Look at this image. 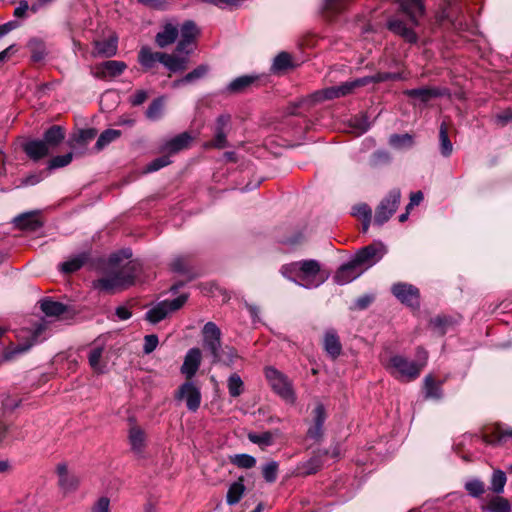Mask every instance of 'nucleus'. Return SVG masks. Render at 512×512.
Listing matches in <instances>:
<instances>
[{
	"instance_id": "nucleus-1",
	"label": "nucleus",
	"mask_w": 512,
	"mask_h": 512,
	"mask_svg": "<svg viewBox=\"0 0 512 512\" xmlns=\"http://www.w3.org/2000/svg\"><path fill=\"white\" fill-rule=\"evenodd\" d=\"M401 13L387 21V28L395 35L400 36L409 44L418 41L414 28L419 24V18L424 14V5L421 0H398Z\"/></svg>"
},
{
	"instance_id": "nucleus-2",
	"label": "nucleus",
	"mask_w": 512,
	"mask_h": 512,
	"mask_svg": "<svg viewBox=\"0 0 512 512\" xmlns=\"http://www.w3.org/2000/svg\"><path fill=\"white\" fill-rule=\"evenodd\" d=\"M280 273L286 279L306 289L319 287L327 278L322 272L320 262L315 259L284 264L280 268Z\"/></svg>"
},
{
	"instance_id": "nucleus-3",
	"label": "nucleus",
	"mask_w": 512,
	"mask_h": 512,
	"mask_svg": "<svg viewBox=\"0 0 512 512\" xmlns=\"http://www.w3.org/2000/svg\"><path fill=\"white\" fill-rule=\"evenodd\" d=\"M139 271V264L128 261L125 265L107 272L93 282V287L101 292L114 293L123 290L134 283Z\"/></svg>"
},
{
	"instance_id": "nucleus-4",
	"label": "nucleus",
	"mask_w": 512,
	"mask_h": 512,
	"mask_svg": "<svg viewBox=\"0 0 512 512\" xmlns=\"http://www.w3.org/2000/svg\"><path fill=\"white\" fill-rule=\"evenodd\" d=\"M383 366L392 377L400 382L414 381L421 374V365L401 354L391 355L387 361L383 362Z\"/></svg>"
},
{
	"instance_id": "nucleus-5",
	"label": "nucleus",
	"mask_w": 512,
	"mask_h": 512,
	"mask_svg": "<svg viewBox=\"0 0 512 512\" xmlns=\"http://www.w3.org/2000/svg\"><path fill=\"white\" fill-rule=\"evenodd\" d=\"M367 85V80L364 77L344 82L338 86L328 87L318 90L311 94L310 99L313 103H319L325 100H332L336 98L345 97L354 92L356 88Z\"/></svg>"
},
{
	"instance_id": "nucleus-6",
	"label": "nucleus",
	"mask_w": 512,
	"mask_h": 512,
	"mask_svg": "<svg viewBox=\"0 0 512 512\" xmlns=\"http://www.w3.org/2000/svg\"><path fill=\"white\" fill-rule=\"evenodd\" d=\"M401 200V191L399 188L391 189L388 194L380 201L376 207L374 215V224L382 226L396 212Z\"/></svg>"
},
{
	"instance_id": "nucleus-7",
	"label": "nucleus",
	"mask_w": 512,
	"mask_h": 512,
	"mask_svg": "<svg viewBox=\"0 0 512 512\" xmlns=\"http://www.w3.org/2000/svg\"><path fill=\"white\" fill-rule=\"evenodd\" d=\"M231 129V116L230 114L224 113L219 115L212 127L213 138L212 140L204 144L206 149H224L229 146L227 136Z\"/></svg>"
},
{
	"instance_id": "nucleus-8",
	"label": "nucleus",
	"mask_w": 512,
	"mask_h": 512,
	"mask_svg": "<svg viewBox=\"0 0 512 512\" xmlns=\"http://www.w3.org/2000/svg\"><path fill=\"white\" fill-rule=\"evenodd\" d=\"M188 295L182 294L173 300H164L157 303L146 312V320L156 324L167 317L169 313L179 310L187 301Z\"/></svg>"
},
{
	"instance_id": "nucleus-9",
	"label": "nucleus",
	"mask_w": 512,
	"mask_h": 512,
	"mask_svg": "<svg viewBox=\"0 0 512 512\" xmlns=\"http://www.w3.org/2000/svg\"><path fill=\"white\" fill-rule=\"evenodd\" d=\"M265 377L272 390L286 400L294 398L291 382L282 372L274 367L265 368Z\"/></svg>"
},
{
	"instance_id": "nucleus-10",
	"label": "nucleus",
	"mask_w": 512,
	"mask_h": 512,
	"mask_svg": "<svg viewBox=\"0 0 512 512\" xmlns=\"http://www.w3.org/2000/svg\"><path fill=\"white\" fill-rule=\"evenodd\" d=\"M174 398L178 401H184L189 411L196 412L201 405L202 395L196 383L187 380L175 391Z\"/></svg>"
},
{
	"instance_id": "nucleus-11",
	"label": "nucleus",
	"mask_w": 512,
	"mask_h": 512,
	"mask_svg": "<svg viewBox=\"0 0 512 512\" xmlns=\"http://www.w3.org/2000/svg\"><path fill=\"white\" fill-rule=\"evenodd\" d=\"M392 294L404 305L418 309L420 306V291L409 283L398 282L391 287Z\"/></svg>"
},
{
	"instance_id": "nucleus-12",
	"label": "nucleus",
	"mask_w": 512,
	"mask_h": 512,
	"mask_svg": "<svg viewBox=\"0 0 512 512\" xmlns=\"http://www.w3.org/2000/svg\"><path fill=\"white\" fill-rule=\"evenodd\" d=\"M56 474L58 477V487L64 496L76 492L80 486V478L77 474L68 469L65 462H61L56 466Z\"/></svg>"
},
{
	"instance_id": "nucleus-13",
	"label": "nucleus",
	"mask_w": 512,
	"mask_h": 512,
	"mask_svg": "<svg viewBox=\"0 0 512 512\" xmlns=\"http://www.w3.org/2000/svg\"><path fill=\"white\" fill-rule=\"evenodd\" d=\"M165 54V52L153 51L150 46L144 45L138 51L137 61L144 73H155L159 63L164 65Z\"/></svg>"
},
{
	"instance_id": "nucleus-14",
	"label": "nucleus",
	"mask_w": 512,
	"mask_h": 512,
	"mask_svg": "<svg viewBox=\"0 0 512 512\" xmlns=\"http://www.w3.org/2000/svg\"><path fill=\"white\" fill-rule=\"evenodd\" d=\"M202 335L203 349L213 359L221 350V330L214 322H207L202 329Z\"/></svg>"
},
{
	"instance_id": "nucleus-15",
	"label": "nucleus",
	"mask_w": 512,
	"mask_h": 512,
	"mask_svg": "<svg viewBox=\"0 0 512 512\" xmlns=\"http://www.w3.org/2000/svg\"><path fill=\"white\" fill-rule=\"evenodd\" d=\"M179 33L181 38L177 43L176 52L189 55L193 51V44L198 34L196 24L191 20L185 21Z\"/></svg>"
},
{
	"instance_id": "nucleus-16",
	"label": "nucleus",
	"mask_w": 512,
	"mask_h": 512,
	"mask_svg": "<svg viewBox=\"0 0 512 512\" xmlns=\"http://www.w3.org/2000/svg\"><path fill=\"white\" fill-rule=\"evenodd\" d=\"M405 96L411 99L419 100L421 103H428L430 100L438 97L449 96V90L442 87H421L407 89L403 92Z\"/></svg>"
},
{
	"instance_id": "nucleus-17",
	"label": "nucleus",
	"mask_w": 512,
	"mask_h": 512,
	"mask_svg": "<svg viewBox=\"0 0 512 512\" xmlns=\"http://www.w3.org/2000/svg\"><path fill=\"white\" fill-rule=\"evenodd\" d=\"M364 270L365 268H362L353 258L338 268L334 275V281L339 285H345L358 278Z\"/></svg>"
},
{
	"instance_id": "nucleus-18",
	"label": "nucleus",
	"mask_w": 512,
	"mask_h": 512,
	"mask_svg": "<svg viewBox=\"0 0 512 512\" xmlns=\"http://www.w3.org/2000/svg\"><path fill=\"white\" fill-rule=\"evenodd\" d=\"M509 439H512V428L500 424L488 428L482 436L483 442L488 445H503Z\"/></svg>"
},
{
	"instance_id": "nucleus-19",
	"label": "nucleus",
	"mask_w": 512,
	"mask_h": 512,
	"mask_svg": "<svg viewBox=\"0 0 512 512\" xmlns=\"http://www.w3.org/2000/svg\"><path fill=\"white\" fill-rule=\"evenodd\" d=\"M383 254V247L372 244L360 249L354 259L362 268H368L377 263Z\"/></svg>"
},
{
	"instance_id": "nucleus-20",
	"label": "nucleus",
	"mask_w": 512,
	"mask_h": 512,
	"mask_svg": "<svg viewBox=\"0 0 512 512\" xmlns=\"http://www.w3.org/2000/svg\"><path fill=\"white\" fill-rule=\"evenodd\" d=\"M15 226L23 231L35 232L43 227V220L38 211H31L16 216L13 220Z\"/></svg>"
},
{
	"instance_id": "nucleus-21",
	"label": "nucleus",
	"mask_w": 512,
	"mask_h": 512,
	"mask_svg": "<svg viewBox=\"0 0 512 512\" xmlns=\"http://www.w3.org/2000/svg\"><path fill=\"white\" fill-rule=\"evenodd\" d=\"M201 359L202 354L199 348L194 347L188 350L180 369L187 380H191L195 376L200 367Z\"/></svg>"
},
{
	"instance_id": "nucleus-22",
	"label": "nucleus",
	"mask_w": 512,
	"mask_h": 512,
	"mask_svg": "<svg viewBox=\"0 0 512 512\" xmlns=\"http://www.w3.org/2000/svg\"><path fill=\"white\" fill-rule=\"evenodd\" d=\"M179 35L178 24L174 21H167L163 24L162 30L155 36V43L159 48H165L173 44Z\"/></svg>"
},
{
	"instance_id": "nucleus-23",
	"label": "nucleus",
	"mask_w": 512,
	"mask_h": 512,
	"mask_svg": "<svg viewBox=\"0 0 512 512\" xmlns=\"http://www.w3.org/2000/svg\"><path fill=\"white\" fill-rule=\"evenodd\" d=\"M23 151L33 161H39L50 155L51 149L43 139H32L23 145Z\"/></svg>"
},
{
	"instance_id": "nucleus-24",
	"label": "nucleus",
	"mask_w": 512,
	"mask_h": 512,
	"mask_svg": "<svg viewBox=\"0 0 512 512\" xmlns=\"http://www.w3.org/2000/svg\"><path fill=\"white\" fill-rule=\"evenodd\" d=\"M128 441L131 447V451L137 457H143L146 447L145 431L138 425L131 426L128 432Z\"/></svg>"
},
{
	"instance_id": "nucleus-25",
	"label": "nucleus",
	"mask_w": 512,
	"mask_h": 512,
	"mask_svg": "<svg viewBox=\"0 0 512 512\" xmlns=\"http://www.w3.org/2000/svg\"><path fill=\"white\" fill-rule=\"evenodd\" d=\"M323 348L327 355L335 360L342 353V344L337 332L334 329H328L323 338Z\"/></svg>"
},
{
	"instance_id": "nucleus-26",
	"label": "nucleus",
	"mask_w": 512,
	"mask_h": 512,
	"mask_svg": "<svg viewBox=\"0 0 512 512\" xmlns=\"http://www.w3.org/2000/svg\"><path fill=\"white\" fill-rule=\"evenodd\" d=\"M126 68L127 65L123 61L108 60L97 66L96 76L99 78L116 77L121 75Z\"/></svg>"
},
{
	"instance_id": "nucleus-27",
	"label": "nucleus",
	"mask_w": 512,
	"mask_h": 512,
	"mask_svg": "<svg viewBox=\"0 0 512 512\" xmlns=\"http://www.w3.org/2000/svg\"><path fill=\"white\" fill-rule=\"evenodd\" d=\"M326 420V411L323 404L319 403L314 409V424L307 431V436L319 440L323 435V425Z\"/></svg>"
},
{
	"instance_id": "nucleus-28",
	"label": "nucleus",
	"mask_w": 512,
	"mask_h": 512,
	"mask_svg": "<svg viewBox=\"0 0 512 512\" xmlns=\"http://www.w3.org/2000/svg\"><path fill=\"white\" fill-rule=\"evenodd\" d=\"M66 130L63 126L52 125L43 133V140L51 151L55 150L65 139Z\"/></svg>"
},
{
	"instance_id": "nucleus-29",
	"label": "nucleus",
	"mask_w": 512,
	"mask_h": 512,
	"mask_svg": "<svg viewBox=\"0 0 512 512\" xmlns=\"http://www.w3.org/2000/svg\"><path fill=\"white\" fill-rule=\"evenodd\" d=\"M192 141V136L188 132H183L172 139L165 142L162 150L169 154H176L189 147Z\"/></svg>"
},
{
	"instance_id": "nucleus-30",
	"label": "nucleus",
	"mask_w": 512,
	"mask_h": 512,
	"mask_svg": "<svg viewBox=\"0 0 512 512\" xmlns=\"http://www.w3.org/2000/svg\"><path fill=\"white\" fill-rule=\"evenodd\" d=\"M188 55L180 54L175 51L174 54H165L164 66L171 73L183 72L188 68Z\"/></svg>"
},
{
	"instance_id": "nucleus-31",
	"label": "nucleus",
	"mask_w": 512,
	"mask_h": 512,
	"mask_svg": "<svg viewBox=\"0 0 512 512\" xmlns=\"http://www.w3.org/2000/svg\"><path fill=\"white\" fill-rule=\"evenodd\" d=\"M93 55L110 58L117 54L118 46L116 38L98 40L94 42Z\"/></svg>"
},
{
	"instance_id": "nucleus-32",
	"label": "nucleus",
	"mask_w": 512,
	"mask_h": 512,
	"mask_svg": "<svg viewBox=\"0 0 512 512\" xmlns=\"http://www.w3.org/2000/svg\"><path fill=\"white\" fill-rule=\"evenodd\" d=\"M209 66L207 64H201L187 73L184 77L177 79L172 82V88H179L186 84L195 83L198 80L204 78L209 72Z\"/></svg>"
},
{
	"instance_id": "nucleus-33",
	"label": "nucleus",
	"mask_w": 512,
	"mask_h": 512,
	"mask_svg": "<svg viewBox=\"0 0 512 512\" xmlns=\"http://www.w3.org/2000/svg\"><path fill=\"white\" fill-rule=\"evenodd\" d=\"M483 512H512L510 501L500 495L492 496L485 504L481 505Z\"/></svg>"
},
{
	"instance_id": "nucleus-34",
	"label": "nucleus",
	"mask_w": 512,
	"mask_h": 512,
	"mask_svg": "<svg viewBox=\"0 0 512 512\" xmlns=\"http://www.w3.org/2000/svg\"><path fill=\"white\" fill-rule=\"evenodd\" d=\"M241 359L237 350L234 347L226 346L223 350L213 358V364H222L226 367L232 368L237 360Z\"/></svg>"
},
{
	"instance_id": "nucleus-35",
	"label": "nucleus",
	"mask_w": 512,
	"mask_h": 512,
	"mask_svg": "<svg viewBox=\"0 0 512 512\" xmlns=\"http://www.w3.org/2000/svg\"><path fill=\"white\" fill-rule=\"evenodd\" d=\"M259 77L256 75H243L235 78L227 86V91L230 93H241L246 91L249 87L258 81Z\"/></svg>"
},
{
	"instance_id": "nucleus-36",
	"label": "nucleus",
	"mask_w": 512,
	"mask_h": 512,
	"mask_svg": "<svg viewBox=\"0 0 512 512\" xmlns=\"http://www.w3.org/2000/svg\"><path fill=\"white\" fill-rule=\"evenodd\" d=\"M89 253L88 252H82L67 261H64L60 264V270L65 274H70L73 272L78 271L80 268L84 266V264L87 263L89 260Z\"/></svg>"
},
{
	"instance_id": "nucleus-37",
	"label": "nucleus",
	"mask_w": 512,
	"mask_h": 512,
	"mask_svg": "<svg viewBox=\"0 0 512 512\" xmlns=\"http://www.w3.org/2000/svg\"><path fill=\"white\" fill-rule=\"evenodd\" d=\"M40 308L48 317H58L67 311V307L64 304L50 299L41 300Z\"/></svg>"
},
{
	"instance_id": "nucleus-38",
	"label": "nucleus",
	"mask_w": 512,
	"mask_h": 512,
	"mask_svg": "<svg viewBox=\"0 0 512 512\" xmlns=\"http://www.w3.org/2000/svg\"><path fill=\"white\" fill-rule=\"evenodd\" d=\"M352 215L362 220V231L366 233L372 220V210L366 203L353 207Z\"/></svg>"
},
{
	"instance_id": "nucleus-39",
	"label": "nucleus",
	"mask_w": 512,
	"mask_h": 512,
	"mask_svg": "<svg viewBox=\"0 0 512 512\" xmlns=\"http://www.w3.org/2000/svg\"><path fill=\"white\" fill-rule=\"evenodd\" d=\"M507 482V476L501 469H494L490 478L489 489L495 494L500 495L504 492V487Z\"/></svg>"
},
{
	"instance_id": "nucleus-40",
	"label": "nucleus",
	"mask_w": 512,
	"mask_h": 512,
	"mask_svg": "<svg viewBox=\"0 0 512 512\" xmlns=\"http://www.w3.org/2000/svg\"><path fill=\"white\" fill-rule=\"evenodd\" d=\"M245 491V486L243 484V477H240L237 481L233 482L227 492L226 501L229 505L237 504Z\"/></svg>"
},
{
	"instance_id": "nucleus-41",
	"label": "nucleus",
	"mask_w": 512,
	"mask_h": 512,
	"mask_svg": "<svg viewBox=\"0 0 512 512\" xmlns=\"http://www.w3.org/2000/svg\"><path fill=\"white\" fill-rule=\"evenodd\" d=\"M27 46L33 62H40L46 57V46L42 40L33 38L28 42Z\"/></svg>"
},
{
	"instance_id": "nucleus-42",
	"label": "nucleus",
	"mask_w": 512,
	"mask_h": 512,
	"mask_svg": "<svg viewBox=\"0 0 512 512\" xmlns=\"http://www.w3.org/2000/svg\"><path fill=\"white\" fill-rule=\"evenodd\" d=\"M424 391L426 398L440 399L442 397L441 382H436L431 375L424 378Z\"/></svg>"
},
{
	"instance_id": "nucleus-43",
	"label": "nucleus",
	"mask_w": 512,
	"mask_h": 512,
	"mask_svg": "<svg viewBox=\"0 0 512 512\" xmlns=\"http://www.w3.org/2000/svg\"><path fill=\"white\" fill-rule=\"evenodd\" d=\"M103 351L104 348L102 346H94L88 355L89 365L96 373L104 372L105 364L101 363Z\"/></svg>"
},
{
	"instance_id": "nucleus-44",
	"label": "nucleus",
	"mask_w": 512,
	"mask_h": 512,
	"mask_svg": "<svg viewBox=\"0 0 512 512\" xmlns=\"http://www.w3.org/2000/svg\"><path fill=\"white\" fill-rule=\"evenodd\" d=\"M292 67L291 55L287 52H280L273 60L271 71L273 73H282Z\"/></svg>"
},
{
	"instance_id": "nucleus-45",
	"label": "nucleus",
	"mask_w": 512,
	"mask_h": 512,
	"mask_svg": "<svg viewBox=\"0 0 512 512\" xmlns=\"http://www.w3.org/2000/svg\"><path fill=\"white\" fill-rule=\"evenodd\" d=\"M439 142L441 154L444 157L450 156L453 151V145L449 139L448 126L445 122H442L439 128Z\"/></svg>"
},
{
	"instance_id": "nucleus-46",
	"label": "nucleus",
	"mask_w": 512,
	"mask_h": 512,
	"mask_svg": "<svg viewBox=\"0 0 512 512\" xmlns=\"http://www.w3.org/2000/svg\"><path fill=\"white\" fill-rule=\"evenodd\" d=\"M121 136V131L120 130H116V129H107L105 131H103L97 141H96V144H95V149L97 151H101L102 149H104L108 144H110L111 142L115 141L116 139H118L119 137Z\"/></svg>"
},
{
	"instance_id": "nucleus-47",
	"label": "nucleus",
	"mask_w": 512,
	"mask_h": 512,
	"mask_svg": "<svg viewBox=\"0 0 512 512\" xmlns=\"http://www.w3.org/2000/svg\"><path fill=\"white\" fill-rule=\"evenodd\" d=\"M322 455H327V451H324L322 454L314 455L305 463L302 464V474L304 475H312L317 473L323 466Z\"/></svg>"
},
{
	"instance_id": "nucleus-48",
	"label": "nucleus",
	"mask_w": 512,
	"mask_h": 512,
	"mask_svg": "<svg viewBox=\"0 0 512 512\" xmlns=\"http://www.w3.org/2000/svg\"><path fill=\"white\" fill-rule=\"evenodd\" d=\"M464 488L468 495L473 498L481 497L486 491L485 483L478 478L467 480L464 484Z\"/></svg>"
},
{
	"instance_id": "nucleus-49",
	"label": "nucleus",
	"mask_w": 512,
	"mask_h": 512,
	"mask_svg": "<svg viewBox=\"0 0 512 512\" xmlns=\"http://www.w3.org/2000/svg\"><path fill=\"white\" fill-rule=\"evenodd\" d=\"M227 388L231 397H239L244 392V382L237 373H233L227 380Z\"/></svg>"
},
{
	"instance_id": "nucleus-50",
	"label": "nucleus",
	"mask_w": 512,
	"mask_h": 512,
	"mask_svg": "<svg viewBox=\"0 0 512 512\" xmlns=\"http://www.w3.org/2000/svg\"><path fill=\"white\" fill-rule=\"evenodd\" d=\"M164 109V97L154 99L146 110V117L149 120L156 121L161 118Z\"/></svg>"
},
{
	"instance_id": "nucleus-51",
	"label": "nucleus",
	"mask_w": 512,
	"mask_h": 512,
	"mask_svg": "<svg viewBox=\"0 0 512 512\" xmlns=\"http://www.w3.org/2000/svg\"><path fill=\"white\" fill-rule=\"evenodd\" d=\"M365 80H367V85L370 83H380L389 80L397 81L404 80L405 77L402 73H390V72H378L372 76H365Z\"/></svg>"
},
{
	"instance_id": "nucleus-52",
	"label": "nucleus",
	"mask_w": 512,
	"mask_h": 512,
	"mask_svg": "<svg viewBox=\"0 0 512 512\" xmlns=\"http://www.w3.org/2000/svg\"><path fill=\"white\" fill-rule=\"evenodd\" d=\"M279 465L276 461L265 463L262 468V476L267 483H274L278 477Z\"/></svg>"
},
{
	"instance_id": "nucleus-53",
	"label": "nucleus",
	"mask_w": 512,
	"mask_h": 512,
	"mask_svg": "<svg viewBox=\"0 0 512 512\" xmlns=\"http://www.w3.org/2000/svg\"><path fill=\"white\" fill-rule=\"evenodd\" d=\"M413 137L410 134H392L389 137V144L394 148L411 147L413 145Z\"/></svg>"
},
{
	"instance_id": "nucleus-54",
	"label": "nucleus",
	"mask_w": 512,
	"mask_h": 512,
	"mask_svg": "<svg viewBox=\"0 0 512 512\" xmlns=\"http://www.w3.org/2000/svg\"><path fill=\"white\" fill-rule=\"evenodd\" d=\"M230 462L239 468L250 469L256 465V459L249 454H236L230 457Z\"/></svg>"
},
{
	"instance_id": "nucleus-55",
	"label": "nucleus",
	"mask_w": 512,
	"mask_h": 512,
	"mask_svg": "<svg viewBox=\"0 0 512 512\" xmlns=\"http://www.w3.org/2000/svg\"><path fill=\"white\" fill-rule=\"evenodd\" d=\"M171 269L177 273H188L190 268V256L188 255H180L175 257L171 264Z\"/></svg>"
},
{
	"instance_id": "nucleus-56",
	"label": "nucleus",
	"mask_w": 512,
	"mask_h": 512,
	"mask_svg": "<svg viewBox=\"0 0 512 512\" xmlns=\"http://www.w3.org/2000/svg\"><path fill=\"white\" fill-rule=\"evenodd\" d=\"M353 0H324V10L329 13H340L345 10Z\"/></svg>"
},
{
	"instance_id": "nucleus-57",
	"label": "nucleus",
	"mask_w": 512,
	"mask_h": 512,
	"mask_svg": "<svg viewBox=\"0 0 512 512\" xmlns=\"http://www.w3.org/2000/svg\"><path fill=\"white\" fill-rule=\"evenodd\" d=\"M73 154L71 152L51 158L48 162V169L54 170L65 167L71 163Z\"/></svg>"
},
{
	"instance_id": "nucleus-58",
	"label": "nucleus",
	"mask_w": 512,
	"mask_h": 512,
	"mask_svg": "<svg viewBox=\"0 0 512 512\" xmlns=\"http://www.w3.org/2000/svg\"><path fill=\"white\" fill-rule=\"evenodd\" d=\"M248 439L258 445L269 446L273 443V435L271 432L266 431L263 433H250Z\"/></svg>"
},
{
	"instance_id": "nucleus-59",
	"label": "nucleus",
	"mask_w": 512,
	"mask_h": 512,
	"mask_svg": "<svg viewBox=\"0 0 512 512\" xmlns=\"http://www.w3.org/2000/svg\"><path fill=\"white\" fill-rule=\"evenodd\" d=\"M22 400L18 397H12L7 395L2 400L1 405V413L2 415H6L8 413L13 412L16 408H18L21 404Z\"/></svg>"
},
{
	"instance_id": "nucleus-60",
	"label": "nucleus",
	"mask_w": 512,
	"mask_h": 512,
	"mask_svg": "<svg viewBox=\"0 0 512 512\" xmlns=\"http://www.w3.org/2000/svg\"><path fill=\"white\" fill-rule=\"evenodd\" d=\"M171 163L169 155H163L152 160L144 169L145 173H152L158 171L159 169L169 165Z\"/></svg>"
},
{
	"instance_id": "nucleus-61",
	"label": "nucleus",
	"mask_w": 512,
	"mask_h": 512,
	"mask_svg": "<svg viewBox=\"0 0 512 512\" xmlns=\"http://www.w3.org/2000/svg\"><path fill=\"white\" fill-rule=\"evenodd\" d=\"M97 135V130L95 128L82 129L79 131L78 135L75 138V142L78 145L85 146L91 140H93Z\"/></svg>"
},
{
	"instance_id": "nucleus-62",
	"label": "nucleus",
	"mask_w": 512,
	"mask_h": 512,
	"mask_svg": "<svg viewBox=\"0 0 512 512\" xmlns=\"http://www.w3.org/2000/svg\"><path fill=\"white\" fill-rule=\"evenodd\" d=\"M137 2L155 10H165L171 4V0H137Z\"/></svg>"
},
{
	"instance_id": "nucleus-63",
	"label": "nucleus",
	"mask_w": 512,
	"mask_h": 512,
	"mask_svg": "<svg viewBox=\"0 0 512 512\" xmlns=\"http://www.w3.org/2000/svg\"><path fill=\"white\" fill-rule=\"evenodd\" d=\"M449 323V319L445 316H437L430 320V325L442 335L445 334L446 327Z\"/></svg>"
},
{
	"instance_id": "nucleus-64",
	"label": "nucleus",
	"mask_w": 512,
	"mask_h": 512,
	"mask_svg": "<svg viewBox=\"0 0 512 512\" xmlns=\"http://www.w3.org/2000/svg\"><path fill=\"white\" fill-rule=\"evenodd\" d=\"M158 337L155 334L146 335L144 337L143 352L144 354L152 353L158 345Z\"/></svg>"
}]
</instances>
